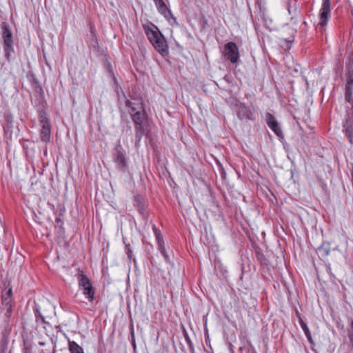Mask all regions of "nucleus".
Segmentation results:
<instances>
[{"label":"nucleus","instance_id":"f257e3e1","mask_svg":"<svg viewBox=\"0 0 353 353\" xmlns=\"http://www.w3.org/2000/svg\"><path fill=\"white\" fill-rule=\"evenodd\" d=\"M125 105L129 108V114L131 116L135 128L136 145L141 141L145 134L146 128L147 114L145 112L143 103L135 101L125 100Z\"/></svg>","mask_w":353,"mask_h":353},{"label":"nucleus","instance_id":"f03ea898","mask_svg":"<svg viewBox=\"0 0 353 353\" xmlns=\"http://www.w3.org/2000/svg\"><path fill=\"white\" fill-rule=\"evenodd\" d=\"M143 29L154 48L163 57L167 56L169 53L167 41L158 28L154 24L150 23V25H143Z\"/></svg>","mask_w":353,"mask_h":353},{"label":"nucleus","instance_id":"7ed1b4c3","mask_svg":"<svg viewBox=\"0 0 353 353\" xmlns=\"http://www.w3.org/2000/svg\"><path fill=\"white\" fill-rule=\"evenodd\" d=\"M1 39L3 46L4 58L8 62L13 59L14 54V35L11 28L6 22H2L0 24Z\"/></svg>","mask_w":353,"mask_h":353},{"label":"nucleus","instance_id":"20e7f679","mask_svg":"<svg viewBox=\"0 0 353 353\" xmlns=\"http://www.w3.org/2000/svg\"><path fill=\"white\" fill-rule=\"evenodd\" d=\"M77 278L79 286L82 290L83 294L89 301H93L95 291L90 279L80 270H79V272L77 274Z\"/></svg>","mask_w":353,"mask_h":353},{"label":"nucleus","instance_id":"39448f33","mask_svg":"<svg viewBox=\"0 0 353 353\" xmlns=\"http://www.w3.org/2000/svg\"><path fill=\"white\" fill-rule=\"evenodd\" d=\"M114 162L117 168L123 173L128 170V163L126 157L125 150L121 144H117L114 148Z\"/></svg>","mask_w":353,"mask_h":353},{"label":"nucleus","instance_id":"423d86ee","mask_svg":"<svg viewBox=\"0 0 353 353\" xmlns=\"http://www.w3.org/2000/svg\"><path fill=\"white\" fill-rule=\"evenodd\" d=\"M39 119L41 129L40 138L43 142L48 143L50 141L51 124L47 113L43 110L39 111Z\"/></svg>","mask_w":353,"mask_h":353},{"label":"nucleus","instance_id":"0eeeda50","mask_svg":"<svg viewBox=\"0 0 353 353\" xmlns=\"http://www.w3.org/2000/svg\"><path fill=\"white\" fill-rule=\"evenodd\" d=\"M225 57L232 63H236L239 59V51L236 43L230 41L224 46Z\"/></svg>","mask_w":353,"mask_h":353},{"label":"nucleus","instance_id":"6e6552de","mask_svg":"<svg viewBox=\"0 0 353 353\" xmlns=\"http://www.w3.org/2000/svg\"><path fill=\"white\" fill-rule=\"evenodd\" d=\"M331 12V2L330 0H322L321 8L319 14V22L318 25L323 28L328 22L330 17Z\"/></svg>","mask_w":353,"mask_h":353},{"label":"nucleus","instance_id":"1a4fd4ad","mask_svg":"<svg viewBox=\"0 0 353 353\" xmlns=\"http://www.w3.org/2000/svg\"><path fill=\"white\" fill-rule=\"evenodd\" d=\"M265 120L268 127L274 132V134L280 139H284V134L280 126V124L276 119L275 117L270 112L266 113Z\"/></svg>","mask_w":353,"mask_h":353},{"label":"nucleus","instance_id":"9d476101","mask_svg":"<svg viewBox=\"0 0 353 353\" xmlns=\"http://www.w3.org/2000/svg\"><path fill=\"white\" fill-rule=\"evenodd\" d=\"M12 289H9L1 297V303L5 310V316L10 317L12 315Z\"/></svg>","mask_w":353,"mask_h":353},{"label":"nucleus","instance_id":"9b49d317","mask_svg":"<svg viewBox=\"0 0 353 353\" xmlns=\"http://www.w3.org/2000/svg\"><path fill=\"white\" fill-rule=\"evenodd\" d=\"M343 131L347 137L349 141L353 143V114H347L343 123Z\"/></svg>","mask_w":353,"mask_h":353},{"label":"nucleus","instance_id":"f8f14e48","mask_svg":"<svg viewBox=\"0 0 353 353\" xmlns=\"http://www.w3.org/2000/svg\"><path fill=\"white\" fill-rule=\"evenodd\" d=\"M236 114L239 119L254 120V114L251 110L243 103H239L236 105Z\"/></svg>","mask_w":353,"mask_h":353},{"label":"nucleus","instance_id":"ddd939ff","mask_svg":"<svg viewBox=\"0 0 353 353\" xmlns=\"http://www.w3.org/2000/svg\"><path fill=\"white\" fill-rule=\"evenodd\" d=\"M287 9L289 14L291 15L290 21L294 24H297L299 22V17L301 14V12L297 7V1L294 0L292 6L291 5V0H288Z\"/></svg>","mask_w":353,"mask_h":353},{"label":"nucleus","instance_id":"4468645a","mask_svg":"<svg viewBox=\"0 0 353 353\" xmlns=\"http://www.w3.org/2000/svg\"><path fill=\"white\" fill-rule=\"evenodd\" d=\"M345 100L353 105V76H350L345 86Z\"/></svg>","mask_w":353,"mask_h":353},{"label":"nucleus","instance_id":"2eb2a0df","mask_svg":"<svg viewBox=\"0 0 353 353\" xmlns=\"http://www.w3.org/2000/svg\"><path fill=\"white\" fill-rule=\"evenodd\" d=\"M158 11L165 17L171 14V11L168 8L163 0H153Z\"/></svg>","mask_w":353,"mask_h":353},{"label":"nucleus","instance_id":"dca6fc26","mask_svg":"<svg viewBox=\"0 0 353 353\" xmlns=\"http://www.w3.org/2000/svg\"><path fill=\"white\" fill-rule=\"evenodd\" d=\"M330 252V247L329 243H323L317 248V253L321 258H325L328 256Z\"/></svg>","mask_w":353,"mask_h":353},{"label":"nucleus","instance_id":"f3484780","mask_svg":"<svg viewBox=\"0 0 353 353\" xmlns=\"http://www.w3.org/2000/svg\"><path fill=\"white\" fill-rule=\"evenodd\" d=\"M5 123L3 124V130L6 133H8L12 128L13 117L10 113L4 114Z\"/></svg>","mask_w":353,"mask_h":353},{"label":"nucleus","instance_id":"a211bd4d","mask_svg":"<svg viewBox=\"0 0 353 353\" xmlns=\"http://www.w3.org/2000/svg\"><path fill=\"white\" fill-rule=\"evenodd\" d=\"M68 348L70 353H84L83 348L73 341H68Z\"/></svg>","mask_w":353,"mask_h":353},{"label":"nucleus","instance_id":"6ab92c4d","mask_svg":"<svg viewBox=\"0 0 353 353\" xmlns=\"http://www.w3.org/2000/svg\"><path fill=\"white\" fill-rule=\"evenodd\" d=\"M33 310L36 318V321L37 323L41 322L44 324L49 325V323L46 321L44 316L41 313L39 306L37 304L35 303Z\"/></svg>","mask_w":353,"mask_h":353},{"label":"nucleus","instance_id":"aec40b11","mask_svg":"<svg viewBox=\"0 0 353 353\" xmlns=\"http://www.w3.org/2000/svg\"><path fill=\"white\" fill-rule=\"evenodd\" d=\"M143 199L142 196L138 194L134 196V202L136 203L135 205L137 207V209L141 214H143Z\"/></svg>","mask_w":353,"mask_h":353},{"label":"nucleus","instance_id":"412c9836","mask_svg":"<svg viewBox=\"0 0 353 353\" xmlns=\"http://www.w3.org/2000/svg\"><path fill=\"white\" fill-rule=\"evenodd\" d=\"M347 336L350 340V347L353 349V320L350 321V326L347 328Z\"/></svg>","mask_w":353,"mask_h":353},{"label":"nucleus","instance_id":"4be33fe9","mask_svg":"<svg viewBox=\"0 0 353 353\" xmlns=\"http://www.w3.org/2000/svg\"><path fill=\"white\" fill-rule=\"evenodd\" d=\"M152 230L154 232V236H155V238H156V240L157 241H159V240H163V237L161 234V232L160 230H159L156 226L155 225H153L152 226Z\"/></svg>","mask_w":353,"mask_h":353},{"label":"nucleus","instance_id":"5701e85b","mask_svg":"<svg viewBox=\"0 0 353 353\" xmlns=\"http://www.w3.org/2000/svg\"><path fill=\"white\" fill-rule=\"evenodd\" d=\"M299 323L303 329L305 334H309L310 332L309 327H307V324L303 321V320L299 316Z\"/></svg>","mask_w":353,"mask_h":353},{"label":"nucleus","instance_id":"b1692460","mask_svg":"<svg viewBox=\"0 0 353 353\" xmlns=\"http://www.w3.org/2000/svg\"><path fill=\"white\" fill-rule=\"evenodd\" d=\"M125 250L128 257L130 260L133 259L135 261V259L133 258L132 250H131L130 245L129 243H125Z\"/></svg>","mask_w":353,"mask_h":353},{"label":"nucleus","instance_id":"393cba45","mask_svg":"<svg viewBox=\"0 0 353 353\" xmlns=\"http://www.w3.org/2000/svg\"><path fill=\"white\" fill-rule=\"evenodd\" d=\"M157 245H158V250L160 252H165V244H164V240H159L157 241Z\"/></svg>","mask_w":353,"mask_h":353},{"label":"nucleus","instance_id":"a878e982","mask_svg":"<svg viewBox=\"0 0 353 353\" xmlns=\"http://www.w3.org/2000/svg\"><path fill=\"white\" fill-rule=\"evenodd\" d=\"M185 341H186L188 345L190 347V351L193 353L194 352V347H193V344H192V341L190 340V337L188 335L185 336Z\"/></svg>","mask_w":353,"mask_h":353},{"label":"nucleus","instance_id":"bb28decb","mask_svg":"<svg viewBox=\"0 0 353 353\" xmlns=\"http://www.w3.org/2000/svg\"><path fill=\"white\" fill-rule=\"evenodd\" d=\"M161 254L163 256L165 261L167 263H170V258L169 255L166 252V250H165V252H161Z\"/></svg>","mask_w":353,"mask_h":353},{"label":"nucleus","instance_id":"cd10ccee","mask_svg":"<svg viewBox=\"0 0 353 353\" xmlns=\"http://www.w3.org/2000/svg\"><path fill=\"white\" fill-rule=\"evenodd\" d=\"M292 34L288 39H285V41L288 43H292L294 39V30H292Z\"/></svg>","mask_w":353,"mask_h":353},{"label":"nucleus","instance_id":"c85d7f7f","mask_svg":"<svg viewBox=\"0 0 353 353\" xmlns=\"http://www.w3.org/2000/svg\"><path fill=\"white\" fill-rule=\"evenodd\" d=\"M308 341L310 343H313V340H312V336H311V333L310 332L309 334H305Z\"/></svg>","mask_w":353,"mask_h":353},{"label":"nucleus","instance_id":"c756f323","mask_svg":"<svg viewBox=\"0 0 353 353\" xmlns=\"http://www.w3.org/2000/svg\"><path fill=\"white\" fill-rule=\"evenodd\" d=\"M303 24L306 27L307 26V23L306 21H303Z\"/></svg>","mask_w":353,"mask_h":353},{"label":"nucleus","instance_id":"7c9ffc66","mask_svg":"<svg viewBox=\"0 0 353 353\" xmlns=\"http://www.w3.org/2000/svg\"><path fill=\"white\" fill-rule=\"evenodd\" d=\"M56 221H57V222H60V221H61L60 219H59V218H57V219H56Z\"/></svg>","mask_w":353,"mask_h":353},{"label":"nucleus","instance_id":"2f4dec72","mask_svg":"<svg viewBox=\"0 0 353 353\" xmlns=\"http://www.w3.org/2000/svg\"><path fill=\"white\" fill-rule=\"evenodd\" d=\"M24 353H27V350H26V348H25V352Z\"/></svg>","mask_w":353,"mask_h":353}]
</instances>
